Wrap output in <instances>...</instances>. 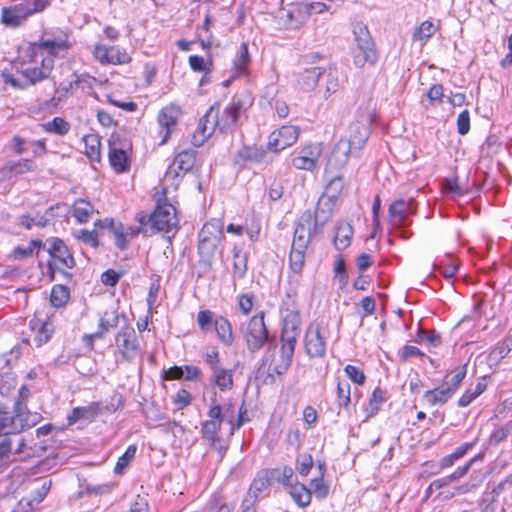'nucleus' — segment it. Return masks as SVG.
Returning a JSON list of instances; mask_svg holds the SVG:
<instances>
[{"instance_id":"21","label":"nucleus","mask_w":512,"mask_h":512,"mask_svg":"<svg viewBox=\"0 0 512 512\" xmlns=\"http://www.w3.org/2000/svg\"><path fill=\"white\" fill-rule=\"evenodd\" d=\"M322 154L320 143L310 144L302 148L297 155L292 158V165L296 169L313 170Z\"/></svg>"},{"instance_id":"8","label":"nucleus","mask_w":512,"mask_h":512,"mask_svg":"<svg viewBox=\"0 0 512 512\" xmlns=\"http://www.w3.org/2000/svg\"><path fill=\"white\" fill-rule=\"evenodd\" d=\"M247 348L254 353L259 351L266 342L269 343V333L264 322V313L253 316L246 324L240 328Z\"/></svg>"},{"instance_id":"25","label":"nucleus","mask_w":512,"mask_h":512,"mask_svg":"<svg viewBox=\"0 0 512 512\" xmlns=\"http://www.w3.org/2000/svg\"><path fill=\"white\" fill-rule=\"evenodd\" d=\"M214 106H211L205 115L200 119L197 130L192 136V144L200 147L217 129L214 126Z\"/></svg>"},{"instance_id":"48","label":"nucleus","mask_w":512,"mask_h":512,"mask_svg":"<svg viewBox=\"0 0 512 512\" xmlns=\"http://www.w3.org/2000/svg\"><path fill=\"white\" fill-rule=\"evenodd\" d=\"M247 271V256L240 248L233 249V277L242 279Z\"/></svg>"},{"instance_id":"47","label":"nucleus","mask_w":512,"mask_h":512,"mask_svg":"<svg viewBox=\"0 0 512 512\" xmlns=\"http://www.w3.org/2000/svg\"><path fill=\"white\" fill-rule=\"evenodd\" d=\"M99 403L93 402L87 407L74 408L71 415L68 417L69 423H75L79 419H90L95 417L99 412Z\"/></svg>"},{"instance_id":"42","label":"nucleus","mask_w":512,"mask_h":512,"mask_svg":"<svg viewBox=\"0 0 512 512\" xmlns=\"http://www.w3.org/2000/svg\"><path fill=\"white\" fill-rule=\"evenodd\" d=\"M343 189L344 181L342 176L334 175L331 177L328 184L326 185L325 191L321 198H327L328 200H331L333 203H335L336 200L341 195Z\"/></svg>"},{"instance_id":"18","label":"nucleus","mask_w":512,"mask_h":512,"mask_svg":"<svg viewBox=\"0 0 512 512\" xmlns=\"http://www.w3.org/2000/svg\"><path fill=\"white\" fill-rule=\"evenodd\" d=\"M309 18L308 7L305 3L290 4L279 14V21L286 29H298L303 26Z\"/></svg>"},{"instance_id":"7","label":"nucleus","mask_w":512,"mask_h":512,"mask_svg":"<svg viewBox=\"0 0 512 512\" xmlns=\"http://www.w3.org/2000/svg\"><path fill=\"white\" fill-rule=\"evenodd\" d=\"M207 416L209 419L204 421L201 427L202 438L207 441L212 448L220 452L223 447L218 433L221 430L226 413H223L222 406L217 403L215 398L211 399Z\"/></svg>"},{"instance_id":"37","label":"nucleus","mask_w":512,"mask_h":512,"mask_svg":"<svg viewBox=\"0 0 512 512\" xmlns=\"http://www.w3.org/2000/svg\"><path fill=\"white\" fill-rule=\"evenodd\" d=\"M214 328L217 333L218 339L226 346L232 345L234 342V335L232 332L231 323L223 316H219L214 320Z\"/></svg>"},{"instance_id":"49","label":"nucleus","mask_w":512,"mask_h":512,"mask_svg":"<svg viewBox=\"0 0 512 512\" xmlns=\"http://www.w3.org/2000/svg\"><path fill=\"white\" fill-rule=\"evenodd\" d=\"M8 164L12 177H17L28 172H33L37 169L36 163L31 159L9 161Z\"/></svg>"},{"instance_id":"9","label":"nucleus","mask_w":512,"mask_h":512,"mask_svg":"<svg viewBox=\"0 0 512 512\" xmlns=\"http://www.w3.org/2000/svg\"><path fill=\"white\" fill-rule=\"evenodd\" d=\"M295 346V343L281 341L279 355L276 356V344L274 341H269V346L263 358V363L268 364L269 371L277 375H283L291 365Z\"/></svg>"},{"instance_id":"15","label":"nucleus","mask_w":512,"mask_h":512,"mask_svg":"<svg viewBox=\"0 0 512 512\" xmlns=\"http://www.w3.org/2000/svg\"><path fill=\"white\" fill-rule=\"evenodd\" d=\"M335 203L327 198H319L315 212L306 210L303 213L310 214L311 222L309 227V235L314 236L322 232L323 227L330 221L333 215V208Z\"/></svg>"},{"instance_id":"17","label":"nucleus","mask_w":512,"mask_h":512,"mask_svg":"<svg viewBox=\"0 0 512 512\" xmlns=\"http://www.w3.org/2000/svg\"><path fill=\"white\" fill-rule=\"evenodd\" d=\"M47 252L54 260L48 263L51 274H53L54 264H57L59 269H71L75 266L74 257L62 239L53 238ZM51 277L53 278V275Z\"/></svg>"},{"instance_id":"13","label":"nucleus","mask_w":512,"mask_h":512,"mask_svg":"<svg viewBox=\"0 0 512 512\" xmlns=\"http://www.w3.org/2000/svg\"><path fill=\"white\" fill-rule=\"evenodd\" d=\"M356 47L353 50V62L361 68L366 63L373 64L376 60V51L372 38L365 27H360L354 31Z\"/></svg>"},{"instance_id":"31","label":"nucleus","mask_w":512,"mask_h":512,"mask_svg":"<svg viewBox=\"0 0 512 512\" xmlns=\"http://www.w3.org/2000/svg\"><path fill=\"white\" fill-rule=\"evenodd\" d=\"M266 151L258 146H243L235 155V164L261 163L264 161Z\"/></svg>"},{"instance_id":"58","label":"nucleus","mask_w":512,"mask_h":512,"mask_svg":"<svg viewBox=\"0 0 512 512\" xmlns=\"http://www.w3.org/2000/svg\"><path fill=\"white\" fill-rule=\"evenodd\" d=\"M136 450H137V448L135 445L128 446L125 453L121 457H119V459L115 465L114 472L116 474H122L124 469L128 467V465L130 464V461L136 455Z\"/></svg>"},{"instance_id":"46","label":"nucleus","mask_w":512,"mask_h":512,"mask_svg":"<svg viewBox=\"0 0 512 512\" xmlns=\"http://www.w3.org/2000/svg\"><path fill=\"white\" fill-rule=\"evenodd\" d=\"M94 212L93 205L84 200L77 199L73 205V216L79 223H86Z\"/></svg>"},{"instance_id":"19","label":"nucleus","mask_w":512,"mask_h":512,"mask_svg":"<svg viewBox=\"0 0 512 512\" xmlns=\"http://www.w3.org/2000/svg\"><path fill=\"white\" fill-rule=\"evenodd\" d=\"M304 347L310 358H322L325 356L326 342L324 336L321 334L320 326L318 324L311 323L307 327L304 338Z\"/></svg>"},{"instance_id":"34","label":"nucleus","mask_w":512,"mask_h":512,"mask_svg":"<svg viewBox=\"0 0 512 512\" xmlns=\"http://www.w3.org/2000/svg\"><path fill=\"white\" fill-rule=\"evenodd\" d=\"M30 328L35 333L34 341L38 347L46 343L53 333L52 324L41 321L40 319L31 320Z\"/></svg>"},{"instance_id":"62","label":"nucleus","mask_w":512,"mask_h":512,"mask_svg":"<svg viewBox=\"0 0 512 512\" xmlns=\"http://www.w3.org/2000/svg\"><path fill=\"white\" fill-rule=\"evenodd\" d=\"M314 464L313 458L310 454H301L297 458V470L302 476H307L310 473Z\"/></svg>"},{"instance_id":"30","label":"nucleus","mask_w":512,"mask_h":512,"mask_svg":"<svg viewBox=\"0 0 512 512\" xmlns=\"http://www.w3.org/2000/svg\"><path fill=\"white\" fill-rule=\"evenodd\" d=\"M222 242L198 240V254L200 257V264L204 265L207 270L212 268L213 260L216 253L222 254V249L219 246Z\"/></svg>"},{"instance_id":"5","label":"nucleus","mask_w":512,"mask_h":512,"mask_svg":"<svg viewBox=\"0 0 512 512\" xmlns=\"http://www.w3.org/2000/svg\"><path fill=\"white\" fill-rule=\"evenodd\" d=\"M311 217L308 213H302L294 232L291 252L289 255L290 267L295 273H300L305 263V253L311 241L309 225Z\"/></svg>"},{"instance_id":"20","label":"nucleus","mask_w":512,"mask_h":512,"mask_svg":"<svg viewBox=\"0 0 512 512\" xmlns=\"http://www.w3.org/2000/svg\"><path fill=\"white\" fill-rule=\"evenodd\" d=\"M93 55L95 59L103 65H121L131 61V57L126 50L118 46L97 44L94 48Z\"/></svg>"},{"instance_id":"57","label":"nucleus","mask_w":512,"mask_h":512,"mask_svg":"<svg viewBox=\"0 0 512 512\" xmlns=\"http://www.w3.org/2000/svg\"><path fill=\"white\" fill-rule=\"evenodd\" d=\"M384 401V392L380 388L374 389L367 408V418L374 416Z\"/></svg>"},{"instance_id":"51","label":"nucleus","mask_w":512,"mask_h":512,"mask_svg":"<svg viewBox=\"0 0 512 512\" xmlns=\"http://www.w3.org/2000/svg\"><path fill=\"white\" fill-rule=\"evenodd\" d=\"M250 62V56L248 52V46L242 43L239 50L237 51L236 57L233 60V65L237 74L245 73Z\"/></svg>"},{"instance_id":"3","label":"nucleus","mask_w":512,"mask_h":512,"mask_svg":"<svg viewBox=\"0 0 512 512\" xmlns=\"http://www.w3.org/2000/svg\"><path fill=\"white\" fill-rule=\"evenodd\" d=\"M28 55L29 61L23 62L20 67H17L19 77H15L7 70L2 71L1 76L5 84L25 89L50 76L54 67V60L51 57L37 58L31 51H28Z\"/></svg>"},{"instance_id":"27","label":"nucleus","mask_w":512,"mask_h":512,"mask_svg":"<svg viewBox=\"0 0 512 512\" xmlns=\"http://www.w3.org/2000/svg\"><path fill=\"white\" fill-rule=\"evenodd\" d=\"M95 227L106 228L112 234L115 240V245L120 250H126L129 246V240L125 236V226L121 222H116L113 219L106 218L95 222Z\"/></svg>"},{"instance_id":"11","label":"nucleus","mask_w":512,"mask_h":512,"mask_svg":"<svg viewBox=\"0 0 512 512\" xmlns=\"http://www.w3.org/2000/svg\"><path fill=\"white\" fill-rule=\"evenodd\" d=\"M115 346L122 360L132 362L140 351L134 328L129 323H124L115 335Z\"/></svg>"},{"instance_id":"23","label":"nucleus","mask_w":512,"mask_h":512,"mask_svg":"<svg viewBox=\"0 0 512 512\" xmlns=\"http://www.w3.org/2000/svg\"><path fill=\"white\" fill-rule=\"evenodd\" d=\"M196 152L194 150H183L178 153L173 163L166 171V178H176L188 173L195 165Z\"/></svg>"},{"instance_id":"63","label":"nucleus","mask_w":512,"mask_h":512,"mask_svg":"<svg viewBox=\"0 0 512 512\" xmlns=\"http://www.w3.org/2000/svg\"><path fill=\"white\" fill-rule=\"evenodd\" d=\"M214 313L210 310H201L197 314V323L202 331H208L214 325Z\"/></svg>"},{"instance_id":"52","label":"nucleus","mask_w":512,"mask_h":512,"mask_svg":"<svg viewBox=\"0 0 512 512\" xmlns=\"http://www.w3.org/2000/svg\"><path fill=\"white\" fill-rule=\"evenodd\" d=\"M486 390V384L483 382H478L474 388H468L459 398L458 406L466 407L468 406L474 399L480 396Z\"/></svg>"},{"instance_id":"36","label":"nucleus","mask_w":512,"mask_h":512,"mask_svg":"<svg viewBox=\"0 0 512 512\" xmlns=\"http://www.w3.org/2000/svg\"><path fill=\"white\" fill-rule=\"evenodd\" d=\"M353 235V228L352 226L347 222H340L336 226L335 230V236H334V246L337 250H344L346 249L352 239Z\"/></svg>"},{"instance_id":"43","label":"nucleus","mask_w":512,"mask_h":512,"mask_svg":"<svg viewBox=\"0 0 512 512\" xmlns=\"http://www.w3.org/2000/svg\"><path fill=\"white\" fill-rule=\"evenodd\" d=\"M120 319H123L125 323H127L126 316L124 314L113 312L109 316L108 313H105V315L101 317L99 321V329L96 331L95 336L104 337L110 329L116 328L119 325Z\"/></svg>"},{"instance_id":"28","label":"nucleus","mask_w":512,"mask_h":512,"mask_svg":"<svg viewBox=\"0 0 512 512\" xmlns=\"http://www.w3.org/2000/svg\"><path fill=\"white\" fill-rule=\"evenodd\" d=\"M181 115V110L176 105H169L164 107L158 114L159 125L166 130V133L161 141L164 144L172 129L176 126L178 119Z\"/></svg>"},{"instance_id":"4","label":"nucleus","mask_w":512,"mask_h":512,"mask_svg":"<svg viewBox=\"0 0 512 512\" xmlns=\"http://www.w3.org/2000/svg\"><path fill=\"white\" fill-rule=\"evenodd\" d=\"M53 0H14L1 9V23L10 28L21 26L29 17L42 13Z\"/></svg>"},{"instance_id":"59","label":"nucleus","mask_w":512,"mask_h":512,"mask_svg":"<svg viewBox=\"0 0 512 512\" xmlns=\"http://www.w3.org/2000/svg\"><path fill=\"white\" fill-rule=\"evenodd\" d=\"M512 432V420L508 421L505 425L495 429L489 438L491 445H497L504 441Z\"/></svg>"},{"instance_id":"22","label":"nucleus","mask_w":512,"mask_h":512,"mask_svg":"<svg viewBox=\"0 0 512 512\" xmlns=\"http://www.w3.org/2000/svg\"><path fill=\"white\" fill-rule=\"evenodd\" d=\"M298 135L299 130L296 126H282L279 130L270 135L268 146L275 152L281 151L293 145L296 142Z\"/></svg>"},{"instance_id":"54","label":"nucleus","mask_w":512,"mask_h":512,"mask_svg":"<svg viewBox=\"0 0 512 512\" xmlns=\"http://www.w3.org/2000/svg\"><path fill=\"white\" fill-rule=\"evenodd\" d=\"M437 30V27L431 21L422 22L413 32L414 40H427L432 37Z\"/></svg>"},{"instance_id":"35","label":"nucleus","mask_w":512,"mask_h":512,"mask_svg":"<svg viewBox=\"0 0 512 512\" xmlns=\"http://www.w3.org/2000/svg\"><path fill=\"white\" fill-rule=\"evenodd\" d=\"M108 158L111 167L116 173H123L129 169L130 161L123 149L110 147Z\"/></svg>"},{"instance_id":"39","label":"nucleus","mask_w":512,"mask_h":512,"mask_svg":"<svg viewBox=\"0 0 512 512\" xmlns=\"http://www.w3.org/2000/svg\"><path fill=\"white\" fill-rule=\"evenodd\" d=\"M269 487L270 480L267 472H261L255 477V479L251 483L250 488L245 497L252 498L254 499V501H257V499L264 492L268 491Z\"/></svg>"},{"instance_id":"14","label":"nucleus","mask_w":512,"mask_h":512,"mask_svg":"<svg viewBox=\"0 0 512 512\" xmlns=\"http://www.w3.org/2000/svg\"><path fill=\"white\" fill-rule=\"evenodd\" d=\"M70 47L71 44L67 37H65L59 39L40 40L39 42L31 44L28 51L34 53V56L37 58L51 57L54 60V57H63Z\"/></svg>"},{"instance_id":"60","label":"nucleus","mask_w":512,"mask_h":512,"mask_svg":"<svg viewBox=\"0 0 512 512\" xmlns=\"http://www.w3.org/2000/svg\"><path fill=\"white\" fill-rule=\"evenodd\" d=\"M232 510L233 508L221 501L219 496H213L203 508L202 512H232Z\"/></svg>"},{"instance_id":"44","label":"nucleus","mask_w":512,"mask_h":512,"mask_svg":"<svg viewBox=\"0 0 512 512\" xmlns=\"http://www.w3.org/2000/svg\"><path fill=\"white\" fill-rule=\"evenodd\" d=\"M323 75L326 79L324 97L327 99L332 94L336 93L341 86L340 72L336 68L330 67L328 70L325 69Z\"/></svg>"},{"instance_id":"10","label":"nucleus","mask_w":512,"mask_h":512,"mask_svg":"<svg viewBox=\"0 0 512 512\" xmlns=\"http://www.w3.org/2000/svg\"><path fill=\"white\" fill-rule=\"evenodd\" d=\"M295 346V343L281 341L279 355L276 356V344L274 341H269V346L263 358V363L268 364L269 371L277 375H283L291 365Z\"/></svg>"},{"instance_id":"26","label":"nucleus","mask_w":512,"mask_h":512,"mask_svg":"<svg viewBox=\"0 0 512 512\" xmlns=\"http://www.w3.org/2000/svg\"><path fill=\"white\" fill-rule=\"evenodd\" d=\"M301 316L298 311L291 310L286 313L283 319L281 341L297 343Z\"/></svg>"},{"instance_id":"41","label":"nucleus","mask_w":512,"mask_h":512,"mask_svg":"<svg viewBox=\"0 0 512 512\" xmlns=\"http://www.w3.org/2000/svg\"><path fill=\"white\" fill-rule=\"evenodd\" d=\"M83 142L85 145V155L92 162H100L101 160V142L97 135L89 134L83 137Z\"/></svg>"},{"instance_id":"38","label":"nucleus","mask_w":512,"mask_h":512,"mask_svg":"<svg viewBox=\"0 0 512 512\" xmlns=\"http://www.w3.org/2000/svg\"><path fill=\"white\" fill-rule=\"evenodd\" d=\"M288 492L299 507L304 508L311 503L312 492L302 483L296 482L290 485Z\"/></svg>"},{"instance_id":"32","label":"nucleus","mask_w":512,"mask_h":512,"mask_svg":"<svg viewBox=\"0 0 512 512\" xmlns=\"http://www.w3.org/2000/svg\"><path fill=\"white\" fill-rule=\"evenodd\" d=\"M234 370L225 369L220 366L215 370L211 371V376L209 378L210 384L219 388L220 391H229L234 387Z\"/></svg>"},{"instance_id":"56","label":"nucleus","mask_w":512,"mask_h":512,"mask_svg":"<svg viewBox=\"0 0 512 512\" xmlns=\"http://www.w3.org/2000/svg\"><path fill=\"white\" fill-rule=\"evenodd\" d=\"M350 384L346 381H338L337 401L339 407L347 408L351 402Z\"/></svg>"},{"instance_id":"61","label":"nucleus","mask_w":512,"mask_h":512,"mask_svg":"<svg viewBox=\"0 0 512 512\" xmlns=\"http://www.w3.org/2000/svg\"><path fill=\"white\" fill-rule=\"evenodd\" d=\"M466 373H467V364H464L463 366L457 368L454 371V375L452 376V378L450 379V381L447 383L446 386L453 393H455L458 390V388L460 387L464 378L466 377Z\"/></svg>"},{"instance_id":"53","label":"nucleus","mask_w":512,"mask_h":512,"mask_svg":"<svg viewBox=\"0 0 512 512\" xmlns=\"http://www.w3.org/2000/svg\"><path fill=\"white\" fill-rule=\"evenodd\" d=\"M41 127L47 132L65 135L70 129V124L63 118L55 117L52 121L41 124Z\"/></svg>"},{"instance_id":"12","label":"nucleus","mask_w":512,"mask_h":512,"mask_svg":"<svg viewBox=\"0 0 512 512\" xmlns=\"http://www.w3.org/2000/svg\"><path fill=\"white\" fill-rule=\"evenodd\" d=\"M243 109L242 100L235 96L232 101L219 113V107L214 106V126L221 132L233 131L238 123L240 112Z\"/></svg>"},{"instance_id":"55","label":"nucleus","mask_w":512,"mask_h":512,"mask_svg":"<svg viewBox=\"0 0 512 512\" xmlns=\"http://www.w3.org/2000/svg\"><path fill=\"white\" fill-rule=\"evenodd\" d=\"M12 456V441L9 437L4 436L0 440V466L9 465L13 459Z\"/></svg>"},{"instance_id":"33","label":"nucleus","mask_w":512,"mask_h":512,"mask_svg":"<svg viewBox=\"0 0 512 512\" xmlns=\"http://www.w3.org/2000/svg\"><path fill=\"white\" fill-rule=\"evenodd\" d=\"M225 239L223 222L220 219H211L206 222L199 232L198 240L222 242Z\"/></svg>"},{"instance_id":"24","label":"nucleus","mask_w":512,"mask_h":512,"mask_svg":"<svg viewBox=\"0 0 512 512\" xmlns=\"http://www.w3.org/2000/svg\"><path fill=\"white\" fill-rule=\"evenodd\" d=\"M214 106H211L205 115L200 119L197 130L192 136V144L200 147L217 129L214 126Z\"/></svg>"},{"instance_id":"29","label":"nucleus","mask_w":512,"mask_h":512,"mask_svg":"<svg viewBox=\"0 0 512 512\" xmlns=\"http://www.w3.org/2000/svg\"><path fill=\"white\" fill-rule=\"evenodd\" d=\"M325 68L321 67H310L304 69L297 77V86L301 91L311 92L313 91L319 82L321 76H323Z\"/></svg>"},{"instance_id":"2","label":"nucleus","mask_w":512,"mask_h":512,"mask_svg":"<svg viewBox=\"0 0 512 512\" xmlns=\"http://www.w3.org/2000/svg\"><path fill=\"white\" fill-rule=\"evenodd\" d=\"M156 207L154 211L147 215L140 212L136 215V220L140 225L149 226L151 234L156 233H171L168 236L170 240L179 230V220L176 214V208L166 202V189L163 188L162 192H157L154 195Z\"/></svg>"},{"instance_id":"45","label":"nucleus","mask_w":512,"mask_h":512,"mask_svg":"<svg viewBox=\"0 0 512 512\" xmlns=\"http://www.w3.org/2000/svg\"><path fill=\"white\" fill-rule=\"evenodd\" d=\"M454 393L447 386H440L438 388L428 390L424 394L425 400L430 405H436L438 403H445Z\"/></svg>"},{"instance_id":"1","label":"nucleus","mask_w":512,"mask_h":512,"mask_svg":"<svg viewBox=\"0 0 512 512\" xmlns=\"http://www.w3.org/2000/svg\"><path fill=\"white\" fill-rule=\"evenodd\" d=\"M374 119V114L367 113L351 124L349 138L339 140L331 152L325 170L327 174L333 169H342L347 164L349 156L356 155L364 147Z\"/></svg>"},{"instance_id":"50","label":"nucleus","mask_w":512,"mask_h":512,"mask_svg":"<svg viewBox=\"0 0 512 512\" xmlns=\"http://www.w3.org/2000/svg\"><path fill=\"white\" fill-rule=\"evenodd\" d=\"M70 298L69 289L64 285H54L50 295L51 304L56 308L66 305Z\"/></svg>"},{"instance_id":"40","label":"nucleus","mask_w":512,"mask_h":512,"mask_svg":"<svg viewBox=\"0 0 512 512\" xmlns=\"http://www.w3.org/2000/svg\"><path fill=\"white\" fill-rule=\"evenodd\" d=\"M512 346V338L508 337L499 342L488 355V363L497 366L509 354Z\"/></svg>"},{"instance_id":"16","label":"nucleus","mask_w":512,"mask_h":512,"mask_svg":"<svg viewBox=\"0 0 512 512\" xmlns=\"http://www.w3.org/2000/svg\"><path fill=\"white\" fill-rule=\"evenodd\" d=\"M415 213L416 208L414 207V199L409 198L408 200H405L400 198L390 204L388 220L392 227L403 228L409 224V216L414 215Z\"/></svg>"},{"instance_id":"6","label":"nucleus","mask_w":512,"mask_h":512,"mask_svg":"<svg viewBox=\"0 0 512 512\" xmlns=\"http://www.w3.org/2000/svg\"><path fill=\"white\" fill-rule=\"evenodd\" d=\"M23 409V404H14L13 412L8 411L6 407H0V433L16 434L37 423L39 415L24 413Z\"/></svg>"},{"instance_id":"64","label":"nucleus","mask_w":512,"mask_h":512,"mask_svg":"<svg viewBox=\"0 0 512 512\" xmlns=\"http://www.w3.org/2000/svg\"><path fill=\"white\" fill-rule=\"evenodd\" d=\"M315 496L319 499H324L329 494V486L324 483L322 476L315 478L310 483Z\"/></svg>"}]
</instances>
